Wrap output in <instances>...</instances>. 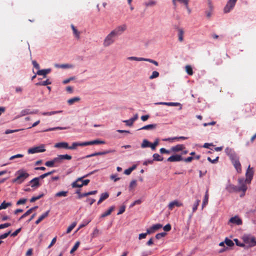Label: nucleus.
I'll use <instances>...</instances> for the list:
<instances>
[{
	"label": "nucleus",
	"instance_id": "obj_1",
	"mask_svg": "<svg viewBox=\"0 0 256 256\" xmlns=\"http://www.w3.org/2000/svg\"><path fill=\"white\" fill-rule=\"evenodd\" d=\"M16 178L12 180L13 182H16L18 184H22L29 176V174L24 170H20L16 172Z\"/></svg>",
	"mask_w": 256,
	"mask_h": 256
},
{
	"label": "nucleus",
	"instance_id": "obj_2",
	"mask_svg": "<svg viewBox=\"0 0 256 256\" xmlns=\"http://www.w3.org/2000/svg\"><path fill=\"white\" fill-rule=\"evenodd\" d=\"M116 38V37L114 36V34L112 32H110V33L106 36L104 40V46L108 47L112 45L114 42Z\"/></svg>",
	"mask_w": 256,
	"mask_h": 256
},
{
	"label": "nucleus",
	"instance_id": "obj_3",
	"mask_svg": "<svg viewBox=\"0 0 256 256\" xmlns=\"http://www.w3.org/2000/svg\"><path fill=\"white\" fill-rule=\"evenodd\" d=\"M127 26L126 24H122L116 26L114 29L112 30L114 36L116 38L122 34L126 30Z\"/></svg>",
	"mask_w": 256,
	"mask_h": 256
},
{
	"label": "nucleus",
	"instance_id": "obj_4",
	"mask_svg": "<svg viewBox=\"0 0 256 256\" xmlns=\"http://www.w3.org/2000/svg\"><path fill=\"white\" fill-rule=\"evenodd\" d=\"M246 182H247L244 178H240L238 180V186H237L238 190V192H242L244 193L243 195L244 194L248 188Z\"/></svg>",
	"mask_w": 256,
	"mask_h": 256
},
{
	"label": "nucleus",
	"instance_id": "obj_5",
	"mask_svg": "<svg viewBox=\"0 0 256 256\" xmlns=\"http://www.w3.org/2000/svg\"><path fill=\"white\" fill-rule=\"evenodd\" d=\"M242 238L244 242L245 243L248 244L250 246H254L256 244L255 238L250 235H244Z\"/></svg>",
	"mask_w": 256,
	"mask_h": 256
},
{
	"label": "nucleus",
	"instance_id": "obj_6",
	"mask_svg": "<svg viewBox=\"0 0 256 256\" xmlns=\"http://www.w3.org/2000/svg\"><path fill=\"white\" fill-rule=\"evenodd\" d=\"M46 151L44 146L41 144L40 146L30 148L28 150V152L29 154H33L38 152H42Z\"/></svg>",
	"mask_w": 256,
	"mask_h": 256
},
{
	"label": "nucleus",
	"instance_id": "obj_7",
	"mask_svg": "<svg viewBox=\"0 0 256 256\" xmlns=\"http://www.w3.org/2000/svg\"><path fill=\"white\" fill-rule=\"evenodd\" d=\"M225 152L229 156L230 160H234L238 158L234 149L230 148H226L225 150Z\"/></svg>",
	"mask_w": 256,
	"mask_h": 256
},
{
	"label": "nucleus",
	"instance_id": "obj_8",
	"mask_svg": "<svg viewBox=\"0 0 256 256\" xmlns=\"http://www.w3.org/2000/svg\"><path fill=\"white\" fill-rule=\"evenodd\" d=\"M254 170L252 168H250V166H249L248 168V169L246 174V180L247 182V183L250 184L252 180V179L254 176Z\"/></svg>",
	"mask_w": 256,
	"mask_h": 256
},
{
	"label": "nucleus",
	"instance_id": "obj_9",
	"mask_svg": "<svg viewBox=\"0 0 256 256\" xmlns=\"http://www.w3.org/2000/svg\"><path fill=\"white\" fill-rule=\"evenodd\" d=\"M236 1L237 0H229L224 8V12H229L234 6Z\"/></svg>",
	"mask_w": 256,
	"mask_h": 256
},
{
	"label": "nucleus",
	"instance_id": "obj_10",
	"mask_svg": "<svg viewBox=\"0 0 256 256\" xmlns=\"http://www.w3.org/2000/svg\"><path fill=\"white\" fill-rule=\"evenodd\" d=\"M114 152H115V150H104L103 152H94L86 156V158H90L94 156L104 155V154H108L109 153Z\"/></svg>",
	"mask_w": 256,
	"mask_h": 256
},
{
	"label": "nucleus",
	"instance_id": "obj_11",
	"mask_svg": "<svg viewBox=\"0 0 256 256\" xmlns=\"http://www.w3.org/2000/svg\"><path fill=\"white\" fill-rule=\"evenodd\" d=\"M40 177H36L32 180L30 182V185L31 187L34 188H36L38 187H39L40 185Z\"/></svg>",
	"mask_w": 256,
	"mask_h": 256
},
{
	"label": "nucleus",
	"instance_id": "obj_12",
	"mask_svg": "<svg viewBox=\"0 0 256 256\" xmlns=\"http://www.w3.org/2000/svg\"><path fill=\"white\" fill-rule=\"evenodd\" d=\"M230 223L236 225H241L242 224V220L238 216H236L230 219L228 224H229Z\"/></svg>",
	"mask_w": 256,
	"mask_h": 256
},
{
	"label": "nucleus",
	"instance_id": "obj_13",
	"mask_svg": "<svg viewBox=\"0 0 256 256\" xmlns=\"http://www.w3.org/2000/svg\"><path fill=\"white\" fill-rule=\"evenodd\" d=\"M234 167L236 169L238 172L240 173L242 172L241 164L239 161V158L231 161Z\"/></svg>",
	"mask_w": 256,
	"mask_h": 256
},
{
	"label": "nucleus",
	"instance_id": "obj_14",
	"mask_svg": "<svg viewBox=\"0 0 256 256\" xmlns=\"http://www.w3.org/2000/svg\"><path fill=\"white\" fill-rule=\"evenodd\" d=\"M183 160L182 157L180 155L176 154L169 157L167 160L170 162H180Z\"/></svg>",
	"mask_w": 256,
	"mask_h": 256
},
{
	"label": "nucleus",
	"instance_id": "obj_15",
	"mask_svg": "<svg viewBox=\"0 0 256 256\" xmlns=\"http://www.w3.org/2000/svg\"><path fill=\"white\" fill-rule=\"evenodd\" d=\"M183 204L182 202H179L178 200H174L171 202L168 205V209L172 210L174 206L180 207L182 206Z\"/></svg>",
	"mask_w": 256,
	"mask_h": 256
},
{
	"label": "nucleus",
	"instance_id": "obj_16",
	"mask_svg": "<svg viewBox=\"0 0 256 256\" xmlns=\"http://www.w3.org/2000/svg\"><path fill=\"white\" fill-rule=\"evenodd\" d=\"M226 189L230 192H238V188L236 186H234L230 183H228L226 186Z\"/></svg>",
	"mask_w": 256,
	"mask_h": 256
},
{
	"label": "nucleus",
	"instance_id": "obj_17",
	"mask_svg": "<svg viewBox=\"0 0 256 256\" xmlns=\"http://www.w3.org/2000/svg\"><path fill=\"white\" fill-rule=\"evenodd\" d=\"M90 182L89 180H82L80 184H77L76 182H72V186L73 188H81L83 186H86Z\"/></svg>",
	"mask_w": 256,
	"mask_h": 256
},
{
	"label": "nucleus",
	"instance_id": "obj_18",
	"mask_svg": "<svg viewBox=\"0 0 256 256\" xmlns=\"http://www.w3.org/2000/svg\"><path fill=\"white\" fill-rule=\"evenodd\" d=\"M105 142L104 140H96L89 142H86V146L93 144H104Z\"/></svg>",
	"mask_w": 256,
	"mask_h": 256
},
{
	"label": "nucleus",
	"instance_id": "obj_19",
	"mask_svg": "<svg viewBox=\"0 0 256 256\" xmlns=\"http://www.w3.org/2000/svg\"><path fill=\"white\" fill-rule=\"evenodd\" d=\"M54 147L56 148H64L66 149H69V146L68 142H61L56 143L54 145Z\"/></svg>",
	"mask_w": 256,
	"mask_h": 256
},
{
	"label": "nucleus",
	"instance_id": "obj_20",
	"mask_svg": "<svg viewBox=\"0 0 256 256\" xmlns=\"http://www.w3.org/2000/svg\"><path fill=\"white\" fill-rule=\"evenodd\" d=\"M51 71L50 68L38 70L36 72V74L39 76H43L44 78L46 77V75L49 74Z\"/></svg>",
	"mask_w": 256,
	"mask_h": 256
},
{
	"label": "nucleus",
	"instance_id": "obj_21",
	"mask_svg": "<svg viewBox=\"0 0 256 256\" xmlns=\"http://www.w3.org/2000/svg\"><path fill=\"white\" fill-rule=\"evenodd\" d=\"M50 212V210H47L44 213L42 214L39 218H38L36 221V224H38L41 221H42L44 218H46Z\"/></svg>",
	"mask_w": 256,
	"mask_h": 256
},
{
	"label": "nucleus",
	"instance_id": "obj_22",
	"mask_svg": "<svg viewBox=\"0 0 256 256\" xmlns=\"http://www.w3.org/2000/svg\"><path fill=\"white\" fill-rule=\"evenodd\" d=\"M208 190H207L206 192L204 198L202 201V210H203V208L208 204Z\"/></svg>",
	"mask_w": 256,
	"mask_h": 256
},
{
	"label": "nucleus",
	"instance_id": "obj_23",
	"mask_svg": "<svg viewBox=\"0 0 256 256\" xmlns=\"http://www.w3.org/2000/svg\"><path fill=\"white\" fill-rule=\"evenodd\" d=\"M185 148L184 144H177L176 146H172L171 150L174 152H177L183 150Z\"/></svg>",
	"mask_w": 256,
	"mask_h": 256
},
{
	"label": "nucleus",
	"instance_id": "obj_24",
	"mask_svg": "<svg viewBox=\"0 0 256 256\" xmlns=\"http://www.w3.org/2000/svg\"><path fill=\"white\" fill-rule=\"evenodd\" d=\"M38 208V206H36L34 207H33V208L29 209L23 215H22L20 217V218H19V220H20L26 217V216H28L29 214H30L32 212L33 210H34Z\"/></svg>",
	"mask_w": 256,
	"mask_h": 256
},
{
	"label": "nucleus",
	"instance_id": "obj_25",
	"mask_svg": "<svg viewBox=\"0 0 256 256\" xmlns=\"http://www.w3.org/2000/svg\"><path fill=\"white\" fill-rule=\"evenodd\" d=\"M78 146H86V142H73L72 144V146H69V149L70 150H74Z\"/></svg>",
	"mask_w": 256,
	"mask_h": 256
},
{
	"label": "nucleus",
	"instance_id": "obj_26",
	"mask_svg": "<svg viewBox=\"0 0 256 256\" xmlns=\"http://www.w3.org/2000/svg\"><path fill=\"white\" fill-rule=\"evenodd\" d=\"M71 28H72V32H73V34H74V36H75V37L77 38V39H79L80 38V32H78L76 28V27L74 26V24H72L71 26H70Z\"/></svg>",
	"mask_w": 256,
	"mask_h": 256
},
{
	"label": "nucleus",
	"instance_id": "obj_27",
	"mask_svg": "<svg viewBox=\"0 0 256 256\" xmlns=\"http://www.w3.org/2000/svg\"><path fill=\"white\" fill-rule=\"evenodd\" d=\"M162 104H166L170 106H176L178 107V110H182V106L180 103L178 102H164Z\"/></svg>",
	"mask_w": 256,
	"mask_h": 256
},
{
	"label": "nucleus",
	"instance_id": "obj_28",
	"mask_svg": "<svg viewBox=\"0 0 256 256\" xmlns=\"http://www.w3.org/2000/svg\"><path fill=\"white\" fill-rule=\"evenodd\" d=\"M55 67L58 68H70L74 67L73 65L70 64H55Z\"/></svg>",
	"mask_w": 256,
	"mask_h": 256
},
{
	"label": "nucleus",
	"instance_id": "obj_29",
	"mask_svg": "<svg viewBox=\"0 0 256 256\" xmlns=\"http://www.w3.org/2000/svg\"><path fill=\"white\" fill-rule=\"evenodd\" d=\"M178 40L182 42L184 40V31L182 28H178Z\"/></svg>",
	"mask_w": 256,
	"mask_h": 256
},
{
	"label": "nucleus",
	"instance_id": "obj_30",
	"mask_svg": "<svg viewBox=\"0 0 256 256\" xmlns=\"http://www.w3.org/2000/svg\"><path fill=\"white\" fill-rule=\"evenodd\" d=\"M114 207L112 206L106 212L102 214L100 217L101 218H104L110 214L112 213V212L114 210Z\"/></svg>",
	"mask_w": 256,
	"mask_h": 256
},
{
	"label": "nucleus",
	"instance_id": "obj_31",
	"mask_svg": "<svg viewBox=\"0 0 256 256\" xmlns=\"http://www.w3.org/2000/svg\"><path fill=\"white\" fill-rule=\"evenodd\" d=\"M97 193V190H93L88 192L83 193L82 194H80L78 198H81L83 197L88 196L89 195L95 194Z\"/></svg>",
	"mask_w": 256,
	"mask_h": 256
},
{
	"label": "nucleus",
	"instance_id": "obj_32",
	"mask_svg": "<svg viewBox=\"0 0 256 256\" xmlns=\"http://www.w3.org/2000/svg\"><path fill=\"white\" fill-rule=\"evenodd\" d=\"M68 192L67 191L59 192L55 194L56 197H66L68 195Z\"/></svg>",
	"mask_w": 256,
	"mask_h": 256
},
{
	"label": "nucleus",
	"instance_id": "obj_33",
	"mask_svg": "<svg viewBox=\"0 0 256 256\" xmlns=\"http://www.w3.org/2000/svg\"><path fill=\"white\" fill-rule=\"evenodd\" d=\"M11 202H6V201H4L0 205V210L2 209H6L8 206H11Z\"/></svg>",
	"mask_w": 256,
	"mask_h": 256
},
{
	"label": "nucleus",
	"instance_id": "obj_34",
	"mask_svg": "<svg viewBox=\"0 0 256 256\" xmlns=\"http://www.w3.org/2000/svg\"><path fill=\"white\" fill-rule=\"evenodd\" d=\"M51 84V82L47 79L46 80L40 82L36 84V86H47Z\"/></svg>",
	"mask_w": 256,
	"mask_h": 256
},
{
	"label": "nucleus",
	"instance_id": "obj_35",
	"mask_svg": "<svg viewBox=\"0 0 256 256\" xmlns=\"http://www.w3.org/2000/svg\"><path fill=\"white\" fill-rule=\"evenodd\" d=\"M150 143L146 139H144L142 140V142L141 144V148H142L150 147Z\"/></svg>",
	"mask_w": 256,
	"mask_h": 256
},
{
	"label": "nucleus",
	"instance_id": "obj_36",
	"mask_svg": "<svg viewBox=\"0 0 256 256\" xmlns=\"http://www.w3.org/2000/svg\"><path fill=\"white\" fill-rule=\"evenodd\" d=\"M156 124H148V125L142 127V128H140L139 130H152V129L154 128H156Z\"/></svg>",
	"mask_w": 256,
	"mask_h": 256
},
{
	"label": "nucleus",
	"instance_id": "obj_37",
	"mask_svg": "<svg viewBox=\"0 0 256 256\" xmlns=\"http://www.w3.org/2000/svg\"><path fill=\"white\" fill-rule=\"evenodd\" d=\"M200 200L199 199H197L194 202L192 206V213L194 212L198 209V207L199 206Z\"/></svg>",
	"mask_w": 256,
	"mask_h": 256
},
{
	"label": "nucleus",
	"instance_id": "obj_38",
	"mask_svg": "<svg viewBox=\"0 0 256 256\" xmlns=\"http://www.w3.org/2000/svg\"><path fill=\"white\" fill-rule=\"evenodd\" d=\"M186 71L187 72V74L190 75L192 76L193 74V70L192 66L189 65H187L185 67Z\"/></svg>",
	"mask_w": 256,
	"mask_h": 256
},
{
	"label": "nucleus",
	"instance_id": "obj_39",
	"mask_svg": "<svg viewBox=\"0 0 256 256\" xmlns=\"http://www.w3.org/2000/svg\"><path fill=\"white\" fill-rule=\"evenodd\" d=\"M127 59L130 60L144 61V58H138L136 56L128 57Z\"/></svg>",
	"mask_w": 256,
	"mask_h": 256
},
{
	"label": "nucleus",
	"instance_id": "obj_40",
	"mask_svg": "<svg viewBox=\"0 0 256 256\" xmlns=\"http://www.w3.org/2000/svg\"><path fill=\"white\" fill-rule=\"evenodd\" d=\"M153 158H154V159H153L154 160L162 161L163 160V158L162 156H161L159 154H156V153L154 154H153Z\"/></svg>",
	"mask_w": 256,
	"mask_h": 256
},
{
	"label": "nucleus",
	"instance_id": "obj_41",
	"mask_svg": "<svg viewBox=\"0 0 256 256\" xmlns=\"http://www.w3.org/2000/svg\"><path fill=\"white\" fill-rule=\"evenodd\" d=\"M158 144L159 140L157 138L155 140L154 143H150V148H152V150H155L156 146Z\"/></svg>",
	"mask_w": 256,
	"mask_h": 256
},
{
	"label": "nucleus",
	"instance_id": "obj_42",
	"mask_svg": "<svg viewBox=\"0 0 256 256\" xmlns=\"http://www.w3.org/2000/svg\"><path fill=\"white\" fill-rule=\"evenodd\" d=\"M80 98L78 97H74L72 98H70L68 100V102L70 104H72L75 102L79 101Z\"/></svg>",
	"mask_w": 256,
	"mask_h": 256
},
{
	"label": "nucleus",
	"instance_id": "obj_43",
	"mask_svg": "<svg viewBox=\"0 0 256 256\" xmlns=\"http://www.w3.org/2000/svg\"><path fill=\"white\" fill-rule=\"evenodd\" d=\"M60 157L62 160H70L72 158V156L68 154H60Z\"/></svg>",
	"mask_w": 256,
	"mask_h": 256
},
{
	"label": "nucleus",
	"instance_id": "obj_44",
	"mask_svg": "<svg viewBox=\"0 0 256 256\" xmlns=\"http://www.w3.org/2000/svg\"><path fill=\"white\" fill-rule=\"evenodd\" d=\"M159 72L157 71H154L152 72V74L150 76L149 78L150 80H152L154 78H156L159 76Z\"/></svg>",
	"mask_w": 256,
	"mask_h": 256
},
{
	"label": "nucleus",
	"instance_id": "obj_45",
	"mask_svg": "<svg viewBox=\"0 0 256 256\" xmlns=\"http://www.w3.org/2000/svg\"><path fill=\"white\" fill-rule=\"evenodd\" d=\"M225 244L228 246H232L234 245L233 242L228 238H226L224 240Z\"/></svg>",
	"mask_w": 256,
	"mask_h": 256
},
{
	"label": "nucleus",
	"instance_id": "obj_46",
	"mask_svg": "<svg viewBox=\"0 0 256 256\" xmlns=\"http://www.w3.org/2000/svg\"><path fill=\"white\" fill-rule=\"evenodd\" d=\"M54 172H55V170H52L51 172H49L45 173V174H42L39 177L40 178V180H42V179L45 178L46 177V176H48L52 174Z\"/></svg>",
	"mask_w": 256,
	"mask_h": 256
},
{
	"label": "nucleus",
	"instance_id": "obj_47",
	"mask_svg": "<svg viewBox=\"0 0 256 256\" xmlns=\"http://www.w3.org/2000/svg\"><path fill=\"white\" fill-rule=\"evenodd\" d=\"M80 244V242H76L75 244L74 245V246H73V248H72V249L71 250L70 253V254L74 253L78 249Z\"/></svg>",
	"mask_w": 256,
	"mask_h": 256
},
{
	"label": "nucleus",
	"instance_id": "obj_48",
	"mask_svg": "<svg viewBox=\"0 0 256 256\" xmlns=\"http://www.w3.org/2000/svg\"><path fill=\"white\" fill-rule=\"evenodd\" d=\"M43 196H44V194H40L38 195V196H34V197L32 198L30 200V202H34L35 201H36V200H38L40 199Z\"/></svg>",
	"mask_w": 256,
	"mask_h": 256
},
{
	"label": "nucleus",
	"instance_id": "obj_49",
	"mask_svg": "<svg viewBox=\"0 0 256 256\" xmlns=\"http://www.w3.org/2000/svg\"><path fill=\"white\" fill-rule=\"evenodd\" d=\"M76 222H74L73 223H72V224L70 226L68 227V228H67L66 233L67 234L70 233L73 230V228L76 226Z\"/></svg>",
	"mask_w": 256,
	"mask_h": 256
},
{
	"label": "nucleus",
	"instance_id": "obj_50",
	"mask_svg": "<svg viewBox=\"0 0 256 256\" xmlns=\"http://www.w3.org/2000/svg\"><path fill=\"white\" fill-rule=\"evenodd\" d=\"M144 61L148 62H150V63H152V64H154L156 66H158V62L154 60H153L152 59H150V58H144Z\"/></svg>",
	"mask_w": 256,
	"mask_h": 256
},
{
	"label": "nucleus",
	"instance_id": "obj_51",
	"mask_svg": "<svg viewBox=\"0 0 256 256\" xmlns=\"http://www.w3.org/2000/svg\"><path fill=\"white\" fill-rule=\"evenodd\" d=\"M55 162H54V159L50 161H48L45 163V165L48 167H52L54 166Z\"/></svg>",
	"mask_w": 256,
	"mask_h": 256
},
{
	"label": "nucleus",
	"instance_id": "obj_52",
	"mask_svg": "<svg viewBox=\"0 0 256 256\" xmlns=\"http://www.w3.org/2000/svg\"><path fill=\"white\" fill-rule=\"evenodd\" d=\"M162 224H154V226H152V228L155 232L156 230L162 228Z\"/></svg>",
	"mask_w": 256,
	"mask_h": 256
},
{
	"label": "nucleus",
	"instance_id": "obj_53",
	"mask_svg": "<svg viewBox=\"0 0 256 256\" xmlns=\"http://www.w3.org/2000/svg\"><path fill=\"white\" fill-rule=\"evenodd\" d=\"M91 221L90 220H84L83 222V223L81 224L80 225L78 229L77 230H79L80 228L85 226H86L89 222H90Z\"/></svg>",
	"mask_w": 256,
	"mask_h": 256
},
{
	"label": "nucleus",
	"instance_id": "obj_54",
	"mask_svg": "<svg viewBox=\"0 0 256 256\" xmlns=\"http://www.w3.org/2000/svg\"><path fill=\"white\" fill-rule=\"evenodd\" d=\"M108 196H109V194L108 192H104V193L102 194L100 198L102 199V201H104V200H105L107 198H108Z\"/></svg>",
	"mask_w": 256,
	"mask_h": 256
},
{
	"label": "nucleus",
	"instance_id": "obj_55",
	"mask_svg": "<svg viewBox=\"0 0 256 256\" xmlns=\"http://www.w3.org/2000/svg\"><path fill=\"white\" fill-rule=\"evenodd\" d=\"M156 4V2L154 0H150L147 2H146L145 5L146 6H152Z\"/></svg>",
	"mask_w": 256,
	"mask_h": 256
},
{
	"label": "nucleus",
	"instance_id": "obj_56",
	"mask_svg": "<svg viewBox=\"0 0 256 256\" xmlns=\"http://www.w3.org/2000/svg\"><path fill=\"white\" fill-rule=\"evenodd\" d=\"M142 203L140 200H138L134 202L130 206V208H132L136 204H140Z\"/></svg>",
	"mask_w": 256,
	"mask_h": 256
},
{
	"label": "nucleus",
	"instance_id": "obj_57",
	"mask_svg": "<svg viewBox=\"0 0 256 256\" xmlns=\"http://www.w3.org/2000/svg\"><path fill=\"white\" fill-rule=\"evenodd\" d=\"M11 230L8 231V232H6L0 236V240L4 239L8 236L10 234Z\"/></svg>",
	"mask_w": 256,
	"mask_h": 256
},
{
	"label": "nucleus",
	"instance_id": "obj_58",
	"mask_svg": "<svg viewBox=\"0 0 256 256\" xmlns=\"http://www.w3.org/2000/svg\"><path fill=\"white\" fill-rule=\"evenodd\" d=\"M23 156H24L23 154H16V155H14V156H10V160H13L14 158H22Z\"/></svg>",
	"mask_w": 256,
	"mask_h": 256
},
{
	"label": "nucleus",
	"instance_id": "obj_59",
	"mask_svg": "<svg viewBox=\"0 0 256 256\" xmlns=\"http://www.w3.org/2000/svg\"><path fill=\"white\" fill-rule=\"evenodd\" d=\"M20 130H6V131H5V134H12V133H14V132H18L20 131Z\"/></svg>",
	"mask_w": 256,
	"mask_h": 256
},
{
	"label": "nucleus",
	"instance_id": "obj_60",
	"mask_svg": "<svg viewBox=\"0 0 256 256\" xmlns=\"http://www.w3.org/2000/svg\"><path fill=\"white\" fill-rule=\"evenodd\" d=\"M27 200V199L26 198H22V199H20V200H18L17 202H16V204L17 205H20V204H24L26 203V202Z\"/></svg>",
	"mask_w": 256,
	"mask_h": 256
},
{
	"label": "nucleus",
	"instance_id": "obj_61",
	"mask_svg": "<svg viewBox=\"0 0 256 256\" xmlns=\"http://www.w3.org/2000/svg\"><path fill=\"white\" fill-rule=\"evenodd\" d=\"M123 122H125L127 126H132L134 122L132 118H130L128 120H124Z\"/></svg>",
	"mask_w": 256,
	"mask_h": 256
},
{
	"label": "nucleus",
	"instance_id": "obj_62",
	"mask_svg": "<svg viewBox=\"0 0 256 256\" xmlns=\"http://www.w3.org/2000/svg\"><path fill=\"white\" fill-rule=\"evenodd\" d=\"M166 234L165 232H161L158 233L156 235V239H160L162 238V237H164L166 236Z\"/></svg>",
	"mask_w": 256,
	"mask_h": 256
},
{
	"label": "nucleus",
	"instance_id": "obj_63",
	"mask_svg": "<svg viewBox=\"0 0 256 256\" xmlns=\"http://www.w3.org/2000/svg\"><path fill=\"white\" fill-rule=\"evenodd\" d=\"M218 158H219L218 156H217L215 159H214V160H212L210 158L208 157V160L209 162H212V164H216V163L218 162Z\"/></svg>",
	"mask_w": 256,
	"mask_h": 256
},
{
	"label": "nucleus",
	"instance_id": "obj_64",
	"mask_svg": "<svg viewBox=\"0 0 256 256\" xmlns=\"http://www.w3.org/2000/svg\"><path fill=\"white\" fill-rule=\"evenodd\" d=\"M164 230L166 232H168L171 230V226L170 224H167L166 225L164 228Z\"/></svg>",
	"mask_w": 256,
	"mask_h": 256
}]
</instances>
